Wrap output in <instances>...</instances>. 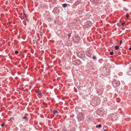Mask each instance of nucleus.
I'll list each match as a JSON object with an SVG mask.
<instances>
[{"label":"nucleus","mask_w":131,"mask_h":131,"mask_svg":"<svg viewBox=\"0 0 131 131\" xmlns=\"http://www.w3.org/2000/svg\"><path fill=\"white\" fill-rule=\"evenodd\" d=\"M120 82L118 80H114L112 82V84L115 88H116L120 85Z\"/></svg>","instance_id":"nucleus-1"},{"label":"nucleus","mask_w":131,"mask_h":131,"mask_svg":"<svg viewBox=\"0 0 131 131\" xmlns=\"http://www.w3.org/2000/svg\"><path fill=\"white\" fill-rule=\"evenodd\" d=\"M78 119L80 121L82 120L84 118V116L83 113H81L78 114L77 116Z\"/></svg>","instance_id":"nucleus-2"},{"label":"nucleus","mask_w":131,"mask_h":131,"mask_svg":"<svg viewBox=\"0 0 131 131\" xmlns=\"http://www.w3.org/2000/svg\"><path fill=\"white\" fill-rule=\"evenodd\" d=\"M73 39L74 41L77 42H78L80 39L79 36L78 35H75L74 37H73Z\"/></svg>","instance_id":"nucleus-3"},{"label":"nucleus","mask_w":131,"mask_h":131,"mask_svg":"<svg viewBox=\"0 0 131 131\" xmlns=\"http://www.w3.org/2000/svg\"><path fill=\"white\" fill-rule=\"evenodd\" d=\"M92 25V23L90 21H88L85 23L84 25L85 27L88 28L91 26Z\"/></svg>","instance_id":"nucleus-4"},{"label":"nucleus","mask_w":131,"mask_h":131,"mask_svg":"<svg viewBox=\"0 0 131 131\" xmlns=\"http://www.w3.org/2000/svg\"><path fill=\"white\" fill-rule=\"evenodd\" d=\"M73 64L76 65H79L80 64L81 62L79 60H77L73 62Z\"/></svg>","instance_id":"nucleus-5"},{"label":"nucleus","mask_w":131,"mask_h":131,"mask_svg":"<svg viewBox=\"0 0 131 131\" xmlns=\"http://www.w3.org/2000/svg\"><path fill=\"white\" fill-rule=\"evenodd\" d=\"M83 52L82 51H80L78 53V55L79 57L81 58L82 57H83L84 56V54L83 56Z\"/></svg>","instance_id":"nucleus-6"},{"label":"nucleus","mask_w":131,"mask_h":131,"mask_svg":"<svg viewBox=\"0 0 131 131\" xmlns=\"http://www.w3.org/2000/svg\"><path fill=\"white\" fill-rule=\"evenodd\" d=\"M86 55L88 56H90L92 54L91 52L90 51H87L86 52Z\"/></svg>","instance_id":"nucleus-7"},{"label":"nucleus","mask_w":131,"mask_h":131,"mask_svg":"<svg viewBox=\"0 0 131 131\" xmlns=\"http://www.w3.org/2000/svg\"><path fill=\"white\" fill-rule=\"evenodd\" d=\"M96 101L97 104H99L101 102V101L99 98H97Z\"/></svg>","instance_id":"nucleus-8"},{"label":"nucleus","mask_w":131,"mask_h":131,"mask_svg":"<svg viewBox=\"0 0 131 131\" xmlns=\"http://www.w3.org/2000/svg\"><path fill=\"white\" fill-rule=\"evenodd\" d=\"M36 92L37 93H38V94H39L41 96L42 94H41V92L40 90H38V91H36Z\"/></svg>","instance_id":"nucleus-9"},{"label":"nucleus","mask_w":131,"mask_h":131,"mask_svg":"<svg viewBox=\"0 0 131 131\" xmlns=\"http://www.w3.org/2000/svg\"><path fill=\"white\" fill-rule=\"evenodd\" d=\"M128 75H131V67L130 68L127 72Z\"/></svg>","instance_id":"nucleus-10"},{"label":"nucleus","mask_w":131,"mask_h":131,"mask_svg":"<svg viewBox=\"0 0 131 131\" xmlns=\"http://www.w3.org/2000/svg\"><path fill=\"white\" fill-rule=\"evenodd\" d=\"M58 111H57L56 110H54L53 111V113L54 114H55L58 113Z\"/></svg>","instance_id":"nucleus-11"},{"label":"nucleus","mask_w":131,"mask_h":131,"mask_svg":"<svg viewBox=\"0 0 131 131\" xmlns=\"http://www.w3.org/2000/svg\"><path fill=\"white\" fill-rule=\"evenodd\" d=\"M62 6L63 7L65 8L67 6V4H64L62 5Z\"/></svg>","instance_id":"nucleus-12"},{"label":"nucleus","mask_w":131,"mask_h":131,"mask_svg":"<svg viewBox=\"0 0 131 131\" xmlns=\"http://www.w3.org/2000/svg\"><path fill=\"white\" fill-rule=\"evenodd\" d=\"M101 124H99V125H97L96 126L97 128H100L101 127Z\"/></svg>","instance_id":"nucleus-13"},{"label":"nucleus","mask_w":131,"mask_h":131,"mask_svg":"<svg viewBox=\"0 0 131 131\" xmlns=\"http://www.w3.org/2000/svg\"><path fill=\"white\" fill-rule=\"evenodd\" d=\"M115 49L117 50L119 49V47L118 46H116L115 47Z\"/></svg>","instance_id":"nucleus-14"},{"label":"nucleus","mask_w":131,"mask_h":131,"mask_svg":"<svg viewBox=\"0 0 131 131\" xmlns=\"http://www.w3.org/2000/svg\"><path fill=\"white\" fill-rule=\"evenodd\" d=\"M23 119H24L25 121H26L27 119V117L26 116H24L23 117Z\"/></svg>","instance_id":"nucleus-15"},{"label":"nucleus","mask_w":131,"mask_h":131,"mask_svg":"<svg viewBox=\"0 0 131 131\" xmlns=\"http://www.w3.org/2000/svg\"><path fill=\"white\" fill-rule=\"evenodd\" d=\"M126 16L127 18H128L129 17V14L128 13H126Z\"/></svg>","instance_id":"nucleus-16"},{"label":"nucleus","mask_w":131,"mask_h":131,"mask_svg":"<svg viewBox=\"0 0 131 131\" xmlns=\"http://www.w3.org/2000/svg\"><path fill=\"white\" fill-rule=\"evenodd\" d=\"M110 54L111 55H112L113 54H114V52L113 51L111 52H110Z\"/></svg>","instance_id":"nucleus-17"},{"label":"nucleus","mask_w":131,"mask_h":131,"mask_svg":"<svg viewBox=\"0 0 131 131\" xmlns=\"http://www.w3.org/2000/svg\"><path fill=\"white\" fill-rule=\"evenodd\" d=\"M71 34H69L68 35V36L69 37L68 39H69V38L71 37Z\"/></svg>","instance_id":"nucleus-18"},{"label":"nucleus","mask_w":131,"mask_h":131,"mask_svg":"<svg viewBox=\"0 0 131 131\" xmlns=\"http://www.w3.org/2000/svg\"><path fill=\"white\" fill-rule=\"evenodd\" d=\"M125 24V22H123L122 24L121 25L122 26H124Z\"/></svg>","instance_id":"nucleus-19"},{"label":"nucleus","mask_w":131,"mask_h":131,"mask_svg":"<svg viewBox=\"0 0 131 131\" xmlns=\"http://www.w3.org/2000/svg\"><path fill=\"white\" fill-rule=\"evenodd\" d=\"M18 51H16L15 52V53L16 54H17L18 53Z\"/></svg>","instance_id":"nucleus-20"},{"label":"nucleus","mask_w":131,"mask_h":131,"mask_svg":"<svg viewBox=\"0 0 131 131\" xmlns=\"http://www.w3.org/2000/svg\"><path fill=\"white\" fill-rule=\"evenodd\" d=\"M5 125V123H2L1 125V126H2V127H3L4 125Z\"/></svg>","instance_id":"nucleus-21"},{"label":"nucleus","mask_w":131,"mask_h":131,"mask_svg":"<svg viewBox=\"0 0 131 131\" xmlns=\"http://www.w3.org/2000/svg\"><path fill=\"white\" fill-rule=\"evenodd\" d=\"M93 59H94V60H95L96 59V57L95 56H94L93 58H92Z\"/></svg>","instance_id":"nucleus-22"},{"label":"nucleus","mask_w":131,"mask_h":131,"mask_svg":"<svg viewBox=\"0 0 131 131\" xmlns=\"http://www.w3.org/2000/svg\"><path fill=\"white\" fill-rule=\"evenodd\" d=\"M63 130L64 131H67V129H65V128H63Z\"/></svg>","instance_id":"nucleus-23"},{"label":"nucleus","mask_w":131,"mask_h":131,"mask_svg":"<svg viewBox=\"0 0 131 131\" xmlns=\"http://www.w3.org/2000/svg\"><path fill=\"white\" fill-rule=\"evenodd\" d=\"M122 43V40H121L120 41V43L121 45Z\"/></svg>","instance_id":"nucleus-24"},{"label":"nucleus","mask_w":131,"mask_h":131,"mask_svg":"<svg viewBox=\"0 0 131 131\" xmlns=\"http://www.w3.org/2000/svg\"><path fill=\"white\" fill-rule=\"evenodd\" d=\"M24 15L23 16V17H25V18H26V15H25V14H24Z\"/></svg>","instance_id":"nucleus-25"},{"label":"nucleus","mask_w":131,"mask_h":131,"mask_svg":"<svg viewBox=\"0 0 131 131\" xmlns=\"http://www.w3.org/2000/svg\"><path fill=\"white\" fill-rule=\"evenodd\" d=\"M9 57V58H10L11 59H12V57H11V56H10Z\"/></svg>","instance_id":"nucleus-26"},{"label":"nucleus","mask_w":131,"mask_h":131,"mask_svg":"<svg viewBox=\"0 0 131 131\" xmlns=\"http://www.w3.org/2000/svg\"><path fill=\"white\" fill-rule=\"evenodd\" d=\"M129 50H131V47H130L129 49Z\"/></svg>","instance_id":"nucleus-27"},{"label":"nucleus","mask_w":131,"mask_h":131,"mask_svg":"<svg viewBox=\"0 0 131 131\" xmlns=\"http://www.w3.org/2000/svg\"><path fill=\"white\" fill-rule=\"evenodd\" d=\"M8 23H9V24H10V23L9 22Z\"/></svg>","instance_id":"nucleus-28"},{"label":"nucleus","mask_w":131,"mask_h":131,"mask_svg":"<svg viewBox=\"0 0 131 131\" xmlns=\"http://www.w3.org/2000/svg\"><path fill=\"white\" fill-rule=\"evenodd\" d=\"M112 43H112H112H111V44H112Z\"/></svg>","instance_id":"nucleus-29"}]
</instances>
